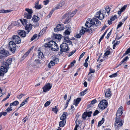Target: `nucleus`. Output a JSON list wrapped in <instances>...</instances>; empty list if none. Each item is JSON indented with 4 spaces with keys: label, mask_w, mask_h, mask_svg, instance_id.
Returning <instances> with one entry per match:
<instances>
[{
    "label": "nucleus",
    "mask_w": 130,
    "mask_h": 130,
    "mask_svg": "<svg viewBox=\"0 0 130 130\" xmlns=\"http://www.w3.org/2000/svg\"><path fill=\"white\" fill-rule=\"evenodd\" d=\"M20 21L22 24L25 27V29L27 30L28 33L29 32L31 29L32 25L27 22V21L26 19H20Z\"/></svg>",
    "instance_id": "4"
},
{
    "label": "nucleus",
    "mask_w": 130,
    "mask_h": 130,
    "mask_svg": "<svg viewBox=\"0 0 130 130\" xmlns=\"http://www.w3.org/2000/svg\"><path fill=\"white\" fill-rule=\"evenodd\" d=\"M117 15H115L114 16L112 17L110 19V20L111 21H113L115 20L117 18Z\"/></svg>",
    "instance_id": "49"
},
{
    "label": "nucleus",
    "mask_w": 130,
    "mask_h": 130,
    "mask_svg": "<svg viewBox=\"0 0 130 130\" xmlns=\"http://www.w3.org/2000/svg\"><path fill=\"white\" fill-rule=\"evenodd\" d=\"M25 10L27 12L24 13V17L27 19H30L31 18V15L33 13L32 10L31 9L26 8Z\"/></svg>",
    "instance_id": "5"
},
{
    "label": "nucleus",
    "mask_w": 130,
    "mask_h": 130,
    "mask_svg": "<svg viewBox=\"0 0 130 130\" xmlns=\"http://www.w3.org/2000/svg\"><path fill=\"white\" fill-rule=\"evenodd\" d=\"M130 52V47L127 49L125 52L126 54H127Z\"/></svg>",
    "instance_id": "60"
},
{
    "label": "nucleus",
    "mask_w": 130,
    "mask_h": 130,
    "mask_svg": "<svg viewBox=\"0 0 130 130\" xmlns=\"http://www.w3.org/2000/svg\"><path fill=\"white\" fill-rule=\"evenodd\" d=\"M110 53V52L109 51H107L105 53L104 55L106 56L109 55Z\"/></svg>",
    "instance_id": "57"
},
{
    "label": "nucleus",
    "mask_w": 130,
    "mask_h": 130,
    "mask_svg": "<svg viewBox=\"0 0 130 130\" xmlns=\"http://www.w3.org/2000/svg\"><path fill=\"white\" fill-rule=\"evenodd\" d=\"M77 12V10H75V11L72 12H69L68 13L65 14L62 17V19H64L65 18L67 17H72Z\"/></svg>",
    "instance_id": "11"
},
{
    "label": "nucleus",
    "mask_w": 130,
    "mask_h": 130,
    "mask_svg": "<svg viewBox=\"0 0 130 130\" xmlns=\"http://www.w3.org/2000/svg\"><path fill=\"white\" fill-rule=\"evenodd\" d=\"M52 60L55 64H56L59 62V60L58 58H57L56 56H52Z\"/></svg>",
    "instance_id": "27"
},
{
    "label": "nucleus",
    "mask_w": 130,
    "mask_h": 130,
    "mask_svg": "<svg viewBox=\"0 0 130 130\" xmlns=\"http://www.w3.org/2000/svg\"><path fill=\"white\" fill-rule=\"evenodd\" d=\"M19 102L17 101H15L13 102L12 103H11L10 105V106H15L17 105H18L19 104Z\"/></svg>",
    "instance_id": "31"
},
{
    "label": "nucleus",
    "mask_w": 130,
    "mask_h": 130,
    "mask_svg": "<svg viewBox=\"0 0 130 130\" xmlns=\"http://www.w3.org/2000/svg\"><path fill=\"white\" fill-rule=\"evenodd\" d=\"M38 56L39 58H42L44 57V55L41 52H39L38 53Z\"/></svg>",
    "instance_id": "38"
},
{
    "label": "nucleus",
    "mask_w": 130,
    "mask_h": 130,
    "mask_svg": "<svg viewBox=\"0 0 130 130\" xmlns=\"http://www.w3.org/2000/svg\"><path fill=\"white\" fill-rule=\"evenodd\" d=\"M67 113V112H63L62 115L60 117V120L62 121H66Z\"/></svg>",
    "instance_id": "23"
},
{
    "label": "nucleus",
    "mask_w": 130,
    "mask_h": 130,
    "mask_svg": "<svg viewBox=\"0 0 130 130\" xmlns=\"http://www.w3.org/2000/svg\"><path fill=\"white\" fill-rule=\"evenodd\" d=\"M46 27H45L43 29L41 30L39 33V36L40 35L44 34V33L45 32L46 30Z\"/></svg>",
    "instance_id": "34"
},
{
    "label": "nucleus",
    "mask_w": 130,
    "mask_h": 130,
    "mask_svg": "<svg viewBox=\"0 0 130 130\" xmlns=\"http://www.w3.org/2000/svg\"><path fill=\"white\" fill-rule=\"evenodd\" d=\"M12 41L17 44H19L21 42L20 38L17 35H14L12 37Z\"/></svg>",
    "instance_id": "12"
},
{
    "label": "nucleus",
    "mask_w": 130,
    "mask_h": 130,
    "mask_svg": "<svg viewBox=\"0 0 130 130\" xmlns=\"http://www.w3.org/2000/svg\"><path fill=\"white\" fill-rule=\"evenodd\" d=\"M99 22L98 20L95 18H93L91 20L90 19L89 20L88 19L85 23V26L87 28H89L94 25H98Z\"/></svg>",
    "instance_id": "3"
},
{
    "label": "nucleus",
    "mask_w": 130,
    "mask_h": 130,
    "mask_svg": "<svg viewBox=\"0 0 130 130\" xmlns=\"http://www.w3.org/2000/svg\"><path fill=\"white\" fill-rule=\"evenodd\" d=\"M111 89L109 88L106 90L105 93V96L107 98L110 97L111 95Z\"/></svg>",
    "instance_id": "19"
},
{
    "label": "nucleus",
    "mask_w": 130,
    "mask_h": 130,
    "mask_svg": "<svg viewBox=\"0 0 130 130\" xmlns=\"http://www.w3.org/2000/svg\"><path fill=\"white\" fill-rule=\"evenodd\" d=\"M52 86V85L49 83L46 84L42 88L43 91L46 92L49 91L51 88Z\"/></svg>",
    "instance_id": "14"
},
{
    "label": "nucleus",
    "mask_w": 130,
    "mask_h": 130,
    "mask_svg": "<svg viewBox=\"0 0 130 130\" xmlns=\"http://www.w3.org/2000/svg\"><path fill=\"white\" fill-rule=\"evenodd\" d=\"M104 14L102 13L100 10L96 12V18H98L99 20H102L104 18Z\"/></svg>",
    "instance_id": "15"
},
{
    "label": "nucleus",
    "mask_w": 130,
    "mask_h": 130,
    "mask_svg": "<svg viewBox=\"0 0 130 130\" xmlns=\"http://www.w3.org/2000/svg\"><path fill=\"white\" fill-rule=\"evenodd\" d=\"M69 39V38L68 37H64L63 41L64 42L69 43L70 44H71L72 43V42Z\"/></svg>",
    "instance_id": "26"
},
{
    "label": "nucleus",
    "mask_w": 130,
    "mask_h": 130,
    "mask_svg": "<svg viewBox=\"0 0 130 130\" xmlns=\"http://www.w3.org/2000/svg\"><path fill=\"white\" fill-rule=\"evenodd\" d=\"M11 10H4L1 9L0 10V13H7L11 12Z\"/></svg>",
    "instance_id": "37"
},
{
    "label": "nucleus",
    "mask_w": 130,
    "mask_h": 130,
    "mask_svg": "<svg viewBox=\"0 0 130 130\" xmlns=\"http://www.w3.org/2000/svg\"><path fill=\"white\" fill-rule=\"evenodd\" d=\"M87 117V115H86V113L85 114L84 112L82 116V117L84 119H85Z\"/></svg>",
    "instance_id": "59"
},
{
    "label": "nucleus",
    "mask_w": 130,
    "mask_h": 130,
    "mask_svg": "<svg viewBox=\"0 0 130 130\" xmlns=\"http://www.w3.org/2000/svg\"><path fill=\"white\" fill-rule=\"evenodd\" d=\"M51 102L50 101H48L46 102L44 105V106L46 107L48 106L50 104Z\"/></svg>",
    "instance_id": "53"
},
{
    "label": "nucleus",
    "mask_w": 130,
    "mask_h": 130,
    "mask_svg": "<svg viewBox=\"0 0 130 130\" xmlns=\"http://www.w3.org/2000/svg\"><path fill=\"white\" fill-rule=\"evenodd\" d=\"M64 4L65 3L63 1H61L57 6L54 8V9L55 10L59 9L60 7L63 6L64 5Z\"/></svg>",
    "instance_id": "21"
},
{
    "label": "nucleus",
    "mask_w": 130,
    "mask_h": 130,
    "mask_svg": "<svg viewBox=\"0 0 130 130\" xmlns=\"http://www.w3.org/2000/svg\"><path fill=\"white\" fill-rule=\"evenodd\" d=\"M104 121H100L98 122V126H100L103 123Z\"/></svg>",
    "instance_id": "54"
},
{
    "label": "nucleus",
    "mask_w": 130,
    "mask_h": 130,
    "mask_svg": "<svg viewBox=\"0 0 130 130\" xmlns=\"http://www.w3.org/2000/svg\"><path fill=\"white\" fill-rule=\"evenodd\" d=\"M118 73L117 72L115 73L112 74L109 76V77L110 78L115 77L117 76Z\"/></svg>",
    "instance_id": "47"
},
{
    "label": "nucleus",
    "mask_w": 130,
    "mask_h": 130,
    "mask_svg": "<svg viewBox=\"0 0 130 130\" xmlns=\"http://www.w3.org/2000/svg\"><path fill=\"white\" fill-rule=\"evenodd\" d=\"M122 24L123 23L122 22H120L119 24L117 25V29H118V28L120 27L122 25Z\"/></svg>",
    "instance_id": "61"
},
{
    "label": "nucleus",
    "mask_w": 130,
    "mask_h": 130,
    "mask_svg": "<svg viewBox=\"0 0 130 130\" xmlns=\"http://www.w3.org/2000/svg\"><path fill=\"white\" fill-rule=\"evenodd\" d=\"M55 64V63L52 60H51L48 65V67L49 68H51L52 66H54Z\"/></svg>",
    "instance_id": "35"
},
{
    "label": "nucleus",
    "mask_w": 130,
    "mask_h": 130,
    "mask_svg": "<svg viewBox=\"0 0 130 130\" xmlns=\"http://www.w3.org/2000/svg\"><path fill=\"white\" fill-rule=\"evenodd\" d=\"M25 104V102H22V103L20 105V107H19L18 108V109L16 110V111H17L18 110V109H19V108H20L22 106L24 105Z\"/></svg>",
    "instance_id": "56"
},
{
    "label": "nucleus",
    "mask_w": 130,
    "mask_h": 130,
    "mask_svg": "<svg viewBox=\"0 0 130 130\" xmlns=\"http://www.w3.org/2000/svg\"><path fill=\"white\" fill-rule=\"evenodd\" d=\"M127 7V5H124L122 8H121L120 10V11H119L118 12V13L119 14H121V13Z\"/></svg>",
    "instance_id": "29"
},
{
    "label": "nucleus",
    "mask_w": 130,
    "mask_h": 130,
    "mask_svg": "<svg viewBox=\"0 0 130 130\" xmlns=\"http://www.w3.org/2000/svg\"><path fill=\"white\" fill-rule=\"evenodd\" d=\"M9 55V53L7 51L3 49L0 51V59H4Z\"/></svg>",
    "instance_id": "9"
},
{
    "label": "nucleus",
    "mask_w": 130,
    "mask_h": 130,
    "mask_svg": "<svg viewBox=\"0 0 130 130\" xmlns=\"http://www.w3.org/2000/svg\"><path fill=\"white\" fill-rule=\"evenodd\" d=\"M37 35L36 34H35L32 37V38L31 39V41H33L37 37Z\"/></svg>",
    "instance_id": "50"
},
{
    "label": "nucleus",
    "mask_w": 130,
    "mask_h": 130,
    "mask_svg": "<svg viewBox=\"0 0 130 130\" xmlns=\"http://www.w3.org/2000/svg\"><path fill=\"white\" fill-rule=\"evenodd\" d=\"M123 111V107L122 106L120 107L117 111L116 118H120V117L122 114Z\"/></svg>",
    "instance_id": "13"
},
{
    "label": "nucleus",
    "mask_w": 130,
    "mask_h": 130,
    "mask_svg": "<svg viewBox=\"0 0 130 130\" xmlns=\"http://www.w3.org/2000/svg\"><path fill=\"white\" fill-rule=\"evenodd\" d=\"M68 29L66 30L64 32V34L65 35H70V31Z\"/></svg>",
    "instance_id": "51"
},
{
    "label": "nucleus",
    "mask_w": 130,
    "mask_h": 130,
    "mask_svg": "<svg viewBox=\"0 0 130 130\" xmlns=\"http://www.w3.org/2000/svg\"><path fill=\"white\" fill-rule=\"evenodd\" d=\"M18 33L22 37H24L26 36V32L24 30H20L19 31Z\"/></svg>",
    "instance_id": "20"
},
{
    "label": "nucleus",
    "mask_w": 130,
    "mask_h": 130,
    "mask_svg": "<svg viewBox=\"0 0 130 130\" xmlns=\"http://www.w3.org/2000/svg\"><path fill=\"white\" fill-rule=\"evenodd\" d=\"M81 100V99L80 98H78L75 100H74V105L76 106H77L78 104Z\"/></svg>",
    "instance_id": "25"
},
{
    "label": "nucleus",
    "mask_w": 130,
    "mask_h": 130,
    "mask_svg": "<svg viewBox=\"0 0 130 130\" xmlns=\"http://www.w3.org/2000/svg\"><path fill=\"white\" fill-rule=\"evenodd\" d=\"M95 70L94 69H93L91 68H90L89 69V71L88 73V74H90L93 73L94 72Z\"/></svg>",
    "instance_id": "46"
},
{
    "label": "nucleus",
    "mask_w": 130,
    "mask_h": 130,
    "mask_svg": "<svg viewBox=\"0 0 130 130\" xmlns=\"http://www.w3.org/2000/svg\"><path fill=\"white\" fill-rule=\"evenodd\" d=\"M16 45L13 41L9 42L8 44V48L9 50L13 53H15L16 50Z\"/></svg>",
    "instance_id": "7"
},
{
    "label": "nucleus",
    "mask_w": 130,
    "mask_h": 130,
    "mask_svg": "<svg viewBox=\"0 0 130 130\" xmlns=\"http://www.w3.org/2000/svg\"><path fill=\"white\" fill-rule=\"evenodd\" d=\"M41 63V61L39 59H36L34 60V62L32 64V66L34 68L38 67V66L39 64H40Z\"/></svg>",
    "instance_id": "16"
},
{
    "label": "nucleus",
    "mask_w": 130,
    "mask_h": 130,
    "mask_svg": "<svg viewBox=\"0 0 130 130\" xmlns=\"http://www.w3.org/2000/svg\"><path fill=\"white\" fill-rule=\"evenodd\" d=\"M87 29H88L87 28L82 27L80 31V34L81 35H83L85 32L87 31Z\"/></svg>",
    "instance_id": "28"
},
{
    "label": "nucleus",
    "mask_w": 130,
    "mask_h": 130,
    "mask_svg": "<svg viewBox=\"0 0 130 130\" xmlns=\"http://www.w3.org/2000/svg\"><path fill=\"white\" fill-rule=\"evenodd\" d=\"M129 58V57L127 56H126L124 58L123 60H122L123 62L124 63H126V62L127 60H128Z\"/></svg>",
    "instance_id": "44"
},
{
    "label": "nucleus",
    "mask_w": 130,
    "mask_h": 130,
    "mask_svg": "<svg viewBox=\"0 0 130 130\" xmlns=\"http://www.w3.org/2000/svg\"><path fill=\"white\" fill-rule=\"evenodd\" d=\"M55 10L54 9V8L53 9H52V11L50 12V13L47 16V18H50L51 17V16L52 15V14L53 13L54 11Z\"/></svg>",
    "instance_id": "41"
},
{
    "label": "nucleus",
    "mask_w": 130,
    "mask_h": 130,
    "mask_svg": "<svg viewBox=\"0 0 130 130\" xmlns=\"http://www.w3.org/2000/svg\"><path fill=\"white\" fill-rule=\"evenodd\" d=\"M87 91V89H86L80 92V96H83L86 93V92Z\"/></svg>",
    "instance_id": "40"
},
{
    "label": "nucleus",
    "mask_w": 130,
    "mask_h": 130,
    "mask_svg": "<svg viewBox=\"0 0 130 130\" xmlns=\"http://www.w3.org/2000/svg\"><path fill=\"white\" fill-rule=\"evenodd\" d=\"M97 26L95 25H94L91 27L90 28L87 30V31L89 33H91L92 32L94 31L97 28Z\"/></svg>",
    "instance_id": "17"
},
{
    "label": "nucleus",
    "mask_w": 130,
    "mask_h": 130,
    "mask_svg": "<svg viewBox=\"0 0 130 130\" xmlns=\"http://www.w3.org/2000/svg\"><path fill=\"white\" fill-rule=\"evenodd\" d=\"M45 48H51L52 50L53 51H57L58 50V47L54 41H51L48 43H46L44 46Z\"/></svg>",
    "instance_id": "2"
},
{
    "label": "nucleus",
    "mask_w": 130,
    "mask_h": 130,
    "mask_svg": "<svg viewBox=\"0 0 130 130\" xmlns=\"http://www.w3.org/2000/svg\"><path fill=\"white\" fill-rule=\"evenodd\" d=\"M60 53L61 54H62L63 52H66L69 50V48L68 45L65 43H62L60 45Z\"/></svg>",
    "instance_id": "8"
},
{
    "label": "nucleus",
    "mask_w": 130,
    "mask_h": 130,
    "mask_svg": "<svg viewBox=\"0 0 130 130\" xmlns=\"http://www.w3.org/2000/svg\"><path fill=\"white\" fill-rule=\"evenodd\" d=\"M107 30H106L104 32V34H103V35L101 37V38L99 40V42H98L99 44H100L101 41L104 38V36H105V35L106 34L107 31Z\"/></svg>",
    "instance_id": "33"
},
{
    "label": "nucleus",
    "mask_w": 130,
    "mask_h": 130,
    "mask_svg": "<svg viewBox=\"0 0 130 130\" xmlns=\"http://www.w3.org/2000/svg\"><path fill=\"white\" fill-rule=\"evenodd\" d=\"M92 112L91 111L88 112H85V114L86 113V115H87V117H91V115L92 114Z\"/></svg>",
    "instance_id": "42"
},
{
    "label": "nucleus",
    "mask_w": 130,
    "mask_h": 130,
    "mask_svg": "<svg viewBox=\"0 0 130 130\" xmlns=\"http://www.w3.org/2000/svg\"><path fill=\"white\" fill-rule=\"evenodd\" d=\"M52 110L55 113H57V112L58 111V108L56 107L55 106V107L53 108L52 109Z\"/></svg>",
    "instance_id": "43"
},
{
    "label": "nucleus",
    "mask_w": 130,
    "mask_h": 130,
    "mask_svg": "<svg viewBox=\"0 0 130 130\" xmlns=\"http://www.w3.org/2000/svg\"><path fill=\"white\" fill-rule=\"evenodd\" d=\"M111 30L110 31V32H109V33L107 34V36H106V38L107 39H108L109 37V36H110L111 34Z\"/></svg>",
    "instance_id": "62"
},
{
    "label": "nucleus",
    "mask_w": 130,
    "mask_h": 130,
    "mask_svg": "<svg viewBox=\"0 0 130 130\" xmlns=\"http://www.w3.org/2000/svg\"><path fill=\"white\" fill-rule=\"evenodd\" d=\"M85 54V52H84L81 54L80 55V57L79 58V60L80 58H81L83 57V56Z\"/></svg>",
    "instance_id": "63"
},
{
    "label": "nucleus",
    "mask_w": 130,
    "mask_h": 130,
    "mask_svg": "<svg viewBox=\"0 0 130 130\" xmlns=\"http://www.w3.org/2000/svg\"><path fill=\"white\" fill-rule=\"evenodd\" d=\"M96 102V100L95 99H94L93 100H92L91 101V104H93L95 103Z\"/></svg>",
    "instance_id": "64"
},
{
    "label": "nucleus",
    "mask_w": 130,
    "mask_h": 130,
    "mask_svg": "<svg viewBox=\"0 0 130 130\" xmlns=\"http://www.w3.org/2000/svg\"><path fill=\"white\" fill-rule=\"evenodd\" d=\"M52 37L55 39L58 40H60L62 38V36L60 34L57 35L56 34H53V35Z\"/></svg>",
    "instance_id": "22"
},
{
    "label": "nucleus",
    "mask_w": 130,
    "mask_h": 130,
    "mask_svg": "<svg viewBox=\"0 0 130 130\" xmlns=\"http://www.w3.org/2000/svg\"><path fill=\"white\" fill-rule=\"evenodd\" d=\"M67 18L65 21L64 22V24H68L70 22V19L71 17H67Z\"/></svg>",
    "instance_id": "39"
},
{
    "label": "nucleus",
    "mask_w": 130,
    "mask_h": 130,
    "mask_svg": "<svg viewBox=\"0 0 130 130\" xmlns=\"http://www.w3.org/2000/svg\"><path fill=\"white\" fill-rule=\"evenodd\" d=\"M39 2H37L35 3V8L36 9H39L41 8L42 7L41 5H39Z\"/></svg>",
    "instance_id": "30"
},
{
    "label": "nucleus",
    "mask_w": 130,
    "mask_h": 130,
    "mask_svg": "<svg viewBox=\"0 0 130 130\" xmlns=\"http://www.w3.org/2000/svg\"><path fill=\"white\" fill-rule=\"evenodd\" d=\"M99 113V111L98 110H96L94 112L93 114V116H95L98 115Z\"/></svg>",
    "instance_id": "52"
},
{
    "label": "nucleus",
    "mask_w": 130,
    "mask_h": 130,
    "mask_svg": "<svg viewBox=\"0 0 130 130\" xmlns=\"http://www.w3.org/2000/svg\"><path fill=\"white\" fill-rule=\"evenodd\" d=\"M66 123V121H60L59 123V125L60 127H63Z\"/></svg>",
    "instance_id": "36"
},
{
    "label": "nucleus",
    "mask_w": 130,
    "mask_h": 130,
    "mask_svg": "<svg viewBox=\"0 0 130 130\" xmlns=\"http://www.w3.org/2000/svg\"><path fill=\"white\" fill-rule=\"evenodd\" d=\"M39 17L35 15H34L33 16L32 20L34 22H37L39 20Z\"/></svg>",
    "instance_id": "24"
},
{
    "label": "nucleus",
    "mask_w": 130,
    "mask_h": 130,
    "mask_svg": "<svg viewBox=\"0 0 130 130\" xmlns=\"http://www.w3.org/2000/svg\"><path fill=\"white\" fill-rule=\"evenodd\" d=\"M105 9L108 14L107 15H109V12L110 11L111 8H110L109 6H107L105 8Z\"/></svg>",
    "instance_id": "32"
},
{
    "label": "nucleus",
    "mask_w": 130,
    "mask_h": 130,
    "mask_svg": "<svg viewBox=\"0 0 130 130\" xmlns=\"http://www.w3.org/2000/svg\"><path fill=\"white\" fill-rule=\"evenodd\" d=\"M108 103L107 101L103 100L101 101L98 105V106L102 110L104 109L107 107Z\"/></svg>",
    "instance_id": "10"
},
{
    "label": "nucleus",
    "mask_w": 130,
    "mask_h": 130,
    "mask_svg": "<svg viewBox=\"0 0 130 130\" xmlns=\"http://www.w3.org/2000/svg\"><path fill=\"white\" fill-rule=\"evenodd\" d=\"M123 123V121L120 118H116L115 122V124L116 129H119Z\"/></svg>",
    "instance_id": "6"
},
{
    "label": "nucleus",
    "mask_w": 130,
    "mask_h": 130,
    "mask_svg": "<svg viewBox=\"0 0 130 130\" xmlns=\"http://www.w3.org/2000/svg\"><path fill=\"white\" fill-rule=\"evenodd\" d=\"M30 53L29 51H28L26 53H25L23 55V57H26Z\"/></svg>",
    "instance_id": "58"
},
{
    "label": "nucleus",
    "mask_w": 130,
    "mask_h": 130,
    "mask_svg": "<svg viewBox=\"0 0 130 130\" xmlns=\"http://www.w3.org/2000/svg\"><path fill=\"white\" fill-rule=\"evenodd\" d=\"M76 52V50H73L69 54L68 56L70 57L72 56L73 54H74Z\"/></svg>",
    "instance_id": "55"
},
{
    "label": "nucleus",
    "mask_w": 130,
    "mask_h": 130,
    "mask_svg": "<svg viewBox=\"0 0 130 130\" xmlns=\"http://www.w3.org/2000/svg\"><path fill=\"white\" fill-rule=\"evenodd\" d=\"M12 59L9 58L6 62H4L3 65L1 66L0 70V76H3L4 74V72L6 73L9 68V65L11 63Z\"/></svg>",
    "instance_id": "1"
},
{
    "label": "nucleus",
    "mask_w": 130,
    "mask_h": 130,
    "mask_svg": "<svg viewBox=\"0 0 130 130\" xmlns=\"http://www.w3.org/2000/svg\"><path fill=\"white\" fill-rule=\"evenodd\" d=\"M129 58V57L127 56H126L124 58L123 60H122L123 62L124 63H126V62L127 60H128Z\"/></svg>",
    "instance_id": "45"
},
{
    "label": "nucleus",
    "mask_w": 130,
    "mask_h": 130,
    "mask_svg": "<svg viewBox=\"0 0 130 130\" xmlns=\"http://www.w3.org/2000/svg\"><path fill=\"white\" fill-rule=\"evenodd\" d=\"M12 108L10 106L5 111L7 112H9L10 111H12Z\"/></svg>",
    "instance_id": "48"
},
{
    "label": "nucleus",
    "mask_w": 130,
    "mask_h": 130,
    "mask_svg": "<svg viewBox=\"0 0 130 130\" xmlns=\"http://www.w3.org/2000/svg\"><path fill=\"white\" fill-rule=\"evenodd\" d=\"M63 26V25L62 26L60 24L58 25L55 28V31H57L63 30L64 29V27Z\"/></svg>",
    "instance_id": "18"
}]
</instances>
